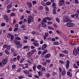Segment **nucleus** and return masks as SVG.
I'll use <instances>...</instances> for the list:
<instances>
[{
    "instance_id": "nucleus-50",
    "label": "nucleus",
    "mask_w": 79,
    "mask_h": 79,
    "mask_svg": "<svg viewBox=\"0 0 79 79\" xmlns=\"http://www.w3.org/2000/svg\"><path fill=\"white\" fill-rule=\"evenodd\" d=\"M24 58H23V59H21L20 61V63H22L23 62V61H24Z\"/></svg>"
},
{
    "instance_id": "nucleus-37",
    "label": "nucleus",
    "mask_w": 79,
    "mask_h": 79,
    "mask_svg": "<svg viewBox=\"0 0 79 79\" xmlns=\"http://www.w3.org/2000/svg\"><path fill=\"white\" fill-rule=\"evenodd\" d=\"M32 68L33 71H35V69H36V66H34L32 67Z\"/></svg>"
},
{
    "instance_id": "nucleus-63",
    "label": "nucleus",
    "mask_w": 79,
    "mask_h": 79,
    "mask_svg": "<svg viewBox=\"0 0 79 79\" xmlns=\"http://www.w3.org/2000/svg\"><path fill=\"white\" fill-rule=\"evenodd\" d=\"M17 58L16 57H14V58L13 59V61H16L17 60Z\"/></svg>"
},
{
    "instance_id": "nucleus-13",
    "label": "nucleus",
    "mask_w": 79,
    "mask_h": 79,
    "mask_svg": "<svg viewBox=\"0 0 79 79\" xmlns=\"http://www.w3.org/2000/svg\"><path fill=\"white\" fill-rule=\"evenodd\" d=\"M28 19H30L31 21L33 22V21H34L33 19V17L32 16H28Z\"/></svg>"
},
{
    "instance_id": "nucleus-14",
    "label": "nucleus",
    "mask_w": 79,
    "mask_h": 79,
    "mask_svg": "<svg viewBox=\"0 0 79 79\" xmlns=\"http://www.w3.org/2000/svg\"><path fill=\"white\" fill-rule=\"evenodd\" d=\"M51 56V54H47L45 55L44 56L45 58H48L50 57Z\"/></svg>"
},
{
    "instance_id": "nucleus-4",
    "label": "nucleus",
    "mask_w": 79,
    "mask_h": 79,
    "mask_svg": "<svg viewBox=\"0 0 79 79\" xmlns=\"http://www.w3.org/2000/svg\"><path fill=\"white\" fill-rule=\"evenodd\" d=\"M73 54L74 56H76L78 54V51L77 50L76 48H75L73 50Z\"/></svg>"
},
{
    "instance_id": "nucleus-39",
    "label": "nucleus",
    "mask_w": 79,
    "mask_h": 79,
    "mask_svg": "<svg viewBox=\"0 0 79 79\" xmlns=\"http://www.w3.org/2000/svg\"><path fill=\"white\" fill-rule=\"evenodd\" d=\"M59 71L60 73H61V72L62 71V69H61V67H59Z\"/></svg>"
},
{
    "instance_id": "nucleus-60",
    "label": "nucleus",
    "mask_w": 79,
    "mask_h": 79,
    "mask_svg": "<svg viewBox=\"0 0 79 79\" xmlns=\"http://www.w3.org/2000/svg\"><path fill=\"white\" fill-rule=\"evenodd\" d=\"M75 2L76 4H78L79 3V2L77 0H75Z\"/></svg>"
},
{
    "instance_id": "nucleus-41",
    "label": "nucleus",
    "mask_w": 79,
    "mask_h": 79,
    "mask_svg": "<svg viewBox=\"0 0 79 79\" xmlns=\"http://www.w3.org/2000/svg\"><path fill=\"white\" fill-rule=\"evenodd\" d=\"M40 26H41V24H39V25L37 27V29H40Z\"/></svg>"
},
{
    "instance_id": "nucleus-24",
    "label": "nucleus",
    "mask_w": 79,
    "mask_h": 79,
    "mask_svg": "<svg viewBox=\"0 0 79 79\" xmlns=\"http://www.w3.org/2000/svg\"><path fill=\"white\" fill-rule=\"evenodd\" d=\"M56 21L58 23H60V19L58 18H56Z\"/></svg>"
},
{
    "instance_id": "nucleus-45",
    "label": "nucleus",
    "mask_w": 79,
    "mask_h": 79,
    "mask_svg": "<svg viewBox=\"0 0 79 79\" xmlns=\"http://www.w3.org/2000/svg\"><path fill=\"white\" fill-rule=\"evenodd\" d=\"M46 19V18L45 19H43V21L44 23H47V20H46V19Z\"/></svg>"
},
{
    "instance_id": "nucleus-5",
    "label": "nucleus",
    "mask_w": 79,
    "mask_h": 79,
    "mask_svg": "<svg viewBox=\"0 0 79 79\" xmlns=\"http://www.w3.org/2000/svg\"><path fill=\"white\" fill-rule=\"evenodd\" d=\"M4 19L6 21V22H8L9 21V18L6 15H4L3 16Z\"/></svg>"
},
{
    "instance_id": "nucleus-17",
    "label": "nucleus",
    "mask_w": 79,
    "mask_h": 79,
    "mask_svg": "<svg viewBox=\"0 0 79 79\" xmlns=\"http://www.w3.org/2000/svg\"><path fill=\"white\" fill-rule=\"evenodd\" d=\"M59 63L63 65L64 64V61H63V60H59Z\"/></svg>"
},
{
    "instance_id": "nucleus-31",
    "label": "nucleus",
    "mask_w": 79,
    "mask_h": 79,
    "mask_svg": "<svg viewBox=\"0 0 79 79\" xmlns=\"http://www.w3.org/2000/svg\"><path fill=\"white\" fill-rule=\"evenodd\" d=\"M15 39H16V40H21V38L19 37H16L15 38Z\"/></svg>"
},
{
    "instance_id": "nucleus-38",
    "label": "nucleus",
    "mask_w": 79,
    "mask_h": 79,
    "mask_svg": "<svg viewBox=\"0 0 79 79\" xmlns=\"http://www.w3.org/2000/svg\"><path fill=\"white\" fill-rule=\"evenodd\" d=\"M48 29H51L52 30H54V28L52 27H48Z\"/></svg>"
},
{
    "instance_id": "nucleus-51",
    "label": "nucleus",
    "mask_w": 79,
    "mask_h": 79,
    "mask_svg": "<svg viewBox=\"0 0 79 79\" xmlns=\"http://www.w3.org/2000/svg\"><path fill=\"white\" fill-rule=\"evenodd\" d=\"M42 64L44 65V66H45V65H47V63L46 62H44L42 63Z\"/></svg>"
},
{
    "instance_id": "nucleus-6",
    "label": "nucleus",
    "mask_w": 79,
    "mask_h": 79,
    "mask_svg": "<svg viewBox=\"0 0 79 79\" xmlns=\"http://www.w3.org/2000/svg\"><path fill=\"white\" fill-rule=\"evenodd\" d=\"M2 64L5 65L8 63V59L6 58L5 59L2 60Z\"/></svg>"
},
{
    "instance_id": "nucleus-59",
    "label": "nucleus",
    "mask_w": 79,
    "mask_h": 79,
    "mask_svg": "<svg viewBox=\"0 0 79 79\" xmlns=\"http://www.w3.org/2000/svg\"><path fill=\"white\" fill-rule=\"evenodd\" d=\"M41 69L43 71H45V69L44 67H43Z\"/></svg>"
},
{
    "instance_id": "nucleus-25",
    "label": "nucleus",
    "mask_w": 79,
    "mask_h": 79,
    "mask_svg": "<svg viewBox=\"0 0 79 79\" xmlns=\"http://www.w3.org/2000/svg\"><path fill=\"white\" fill-rule=\"evenodd\" d=\"M4 52L6 54V55H9V54H10V53H9L8 50H5L4 51Z\"/></svg>"
},
{
    "instance_id": "nucleus-29",
    "label": "nucleus",
    "mask_w": 79,
    "mask_h": 79,
    "mask_svg": "<svg viewBox=\"0 0 79 79\" xmlns=\"http://www.w3.org/2000/svg\"><path fill=\"white\" fill-rule=\"evenodd\" d=\"M10 48H11V46L10 45L7 46L6 49L7 50H10Z\"/></svg>"
},
{
    "instance_id": "nucleus-56",
    "label": "nucleus",
    "mask_w": 79,
    "mask_h": 79,
    "mask_svg": "<svg viewBox=\"0 0 79 79\" xmlns=\"http://www.w3.org/2000/svg\"><path fill=\"white\" fill-rule=\"evenodd\" d=\"M28 46H25L23 47V49H26V48H28Z\"/></svg>"
},
{
    "instance_id": "nucleus-48",
    "label": "nucleus",
    "mask_w": 79,
    "mask_h": 79,
    "mask_svg": "<svg viewBox=\"0 0 79 79\" xmlns=\"http://www.w3.org/2000/svg\"><path fill=\"white\" fill-rule=\"evenodd\" d=\"M46 19H48V20H49V21H51L52 20V19L48 17L46 18Z\"/></svg>"
},
{
    "instance_id": "nucleus-7",
    "label": "nucleus",
    "mask_w": 79,
    "mask_h": 79,
    "mask_svg": "<svg viewBox=\"0 0 79 79\" xmlns=\"http://www.w3.org/2000/svg\"><path fill=\"white\" fill-rule=\"evenodd\" d=\"M32 53V52H27V57L29 58L31 56V55L33 54Z\"/></svg>"
},
{
    "instance_id": "nucleus-54",
    "label": "nucleus",
    "mask_w": 79,
    "mask_h": 79,
    "mask_svg": "<svg viewBox=\"0 0 79 79\" xmlns=\"http://www.w3.org/2000/svg\"><path fill=\"white\" fill-rule=\"evenodd\" d=\"M46 62V63H49L50 62V60H45Z\"/></svg>"
},
{
    "instance_id": "nucleus-53",
    "label": "nucleus",
    "mask_w": 79,
    "mask_h": 79,
    "mask_svg": "<svg viewBox=\"0 0 79 79\" xmlns=\"http://www.w3.org/2000/svg\"><path fill=\"white\" fill-rule=\"evenodd\" d=\"M26 27V26L24 25H22L21 27V28H23Z\"/></svg>"
},
{
    "instance_id": "nucleus-11",
    "label": "nucleus",
    "mask_w": 79,
    "mask_h": 79,
    "mask_svg": "<svg viewBox=\"0 0 79 79\" xmlns=\"http://www.w3.org/2000/svg\"><path fill=\"white\" fill-rule=\"evenodd\" d=\"M68 19V17H67V16L64 17L63 18V22H64V23H66Z\"/></svg>"
},
{
    "instance_id": "nucleus-18",
    "label": "nucleus",
    "mask_w": 79,
    "mask_h": 79,
    "mask_svg": "<svg viewBox=\"0 0 79 79\" xmlns=\"http://www.w3.org/2000/svg\"><path fill=\"white\" fill-rule=\"evenodd\" d=\"M42 65H38L37 66V68L38 69H40L42 68Z\"/></svg>"
},
{
    "instance_id": "nucleus-12",
    "label": "nucleus",
    "mask_w": 79,
    "mask_h": 79,
    "mask_svg": "<svg viewBox=\"0 0 79 79\" xmlns=\"http://www.w3.org/2000/svg\"><path fill=\"white\" fill-rule=\"evenodd\" d=\"M47 44H43L41 48V50H43L44 49H45L46 47H47Z\"/></svg>"
},
{
    "instance_id": "nucleus-55",
    "label": "nucleus",
    "mask_w": 79,
    "mask_h": 79,
    "mask_svg": "<svg viewBox=\"0 0 79 79\" xmlns=\"http://www.w3.org/2000/svg\"><path fill=\"white\" fill-rule=\"evenodd\" d=\"M68 51L66 50H64L63 51V53H64L66 54H68Z\"/></svg>"
},
{
    "instance_id": "nucleus-36",
    "label": "nucleus",
    "mask_w": 79,
    "mask_h": 79,
    "mask_svg": "<svg viewBox=\"0 0 79 79\" xmlns=\"http://www.w3.org/2000/svg\"><path fill=\"white\" fill-rule=\"evenodd\" d=\"M11 7V5L10 4L7 6V9H9V8H10Z\"/></svg>"
},
{
    "instance_id": "nucleus-15",
    "label": "nucleus",
    "mask_w": 79,
    "mask_h": 79,
    "mask_svg": "<svg viewBox=\"0 0 79 79\" xmlns=\"http://www.w3.org/2000/svg\"><path fill=\"white\" fill-rule=\"evenodd\" d=\"M23 73L25 74H27V75L29 74V71L28 70H24L23 71Z\"/></svg>"
},
{
    "instance_id": "nucleus-62",
    "label": "nucleus",
    "mask_w": 79,
    "mask_h": 79,
    "mask_svg": "<svg viewBox=\"0 0 79 79\" xmlns=\"http://www.w3.org/2000/svg\"><path fill=\"white\" fill-rule=\"evenodd\" d=\"M46 76H47V78H48L49 77H50V74H49V73H47V74L46 75Z\"/></svg>"
},
{
    "instance_id": "nucleus-26",
    "label": "nucleus",
    "mask_w": 79,
    "mask_h": 79,
    "mask_svg": "<svg viewBox=\"0 0 79 79\" xmlns=\"http://www.w3.org/2000/svg\"><path fill=\"white\" fill-rule=\"evenodd\" d=\"M41 5L44 6H46V4L45 3V2L44 1H42L41 3Z\"/></svg>"
},
{
    "instance_id": "nucleus-46",
    "label": "nucleus",
    "mask_w": 79,
    "mask_h": 79,
    "mask_svg": "<svg viewBox=\"0 0 79 79\" xmlns=\"http://www.w3.org/2000/svg\"><path fill=\"white\" fill-rule=\"evenodd\" d=\"M34 77H35V78H37V79H39V77L37 75H34Z\"/></svg>"
},
{
    "instance_id": "nucleus-61",
    "label": "nucleus",
    "mask_w": 79,
    "mask_h": 79,
    "mask_svg": "<svg viewBox=\"0 0 79 79\" xmlns=\"http://www.w3.org/2000/svg\"><path fill=\"white\" fill-rule=\"evenodd\" d=\"M26 11L27 13V14H29V13H31V11H29L28 10H26Z\"/></svg>"
},
{
    "instance_id": "nucleus-20",
    "label": "nucleus",
    "mask_w": 79,
    "mask_h": 79,
    "mask_svg": "<svg viewBox=\"0 0 79 79\" xmlns=\"http://www.w3.org/2000/svg\"><path fill=\"white\" fill-rule=\"evenodd\" d=\"M41 25L43 27H47V25L44 23H42Z\"/></svg>"
},
{
    "instance_id": "nucleus-32",
    "label": "nucleus",
    "mask_w": 79,
    "mask_h": 79,
    "mask_svg": "<svg viewBox=\"0 0 79 79\" xmlns=\"http://www.w3.org/2000/svg\"><path fill=\"white\" fill-rule=\"evenodd\" d=\"M12 69H15L16 68V65H13L12 66Z\"/></svg>"
},
{
    "instance_id": "nucleus-8",
    "label": "nucleus",
    "mask_w": 79,
    "mask_h": 79,
    "mask_svg": "<svg viewBox=\"0 0 79 79\" xmlns=\"http://www.w3.org/2000/svg\"><path fill=\"white\" fill-rule=\"evenodd\" d=\"M33 44L35 47H39V43L37 42V41H35V42H33Z\"/></svg>"
},
{
    "instance_id": "nucleus-27",
    "label": "nucleus",
    "mask_w": 79,
    "mask_h": 79,
    "mask_svg": "<svg viewBox=\"0 0 79 79\" xmlns=\"http://www.w3.org/2000/svg\"><path fill=\"white\" fill-rule=\"evenodd\" d=\"M53 13L54 15L56 14V9H53Z\"/></svg>"
},
{
    "instance_id": "nucleus-33",
    "label": "nucleus",
    "mask_w": 79,
    "mask_h": 79,
    "mask_svg": "<svg viewBox=\"0 0 79 79\" xmlns=\"http://www.w3.org/2000/svg\"><path fill=\"white\" fill-rule=\"evenodd\" d=\"M53 44L54 45H58V44H59V43L57 42H54L53 43Z\"/></svg>"
},
{
    "instance_id": "nucleus-1",
    "label": "nucleus",
    "mask_w": 79,
    "mask_h": 79,
    "mask_svg": "<svg viewBox=\"0 0 79 79\" xmlns=\"http://www.w3.org/2000/svg\"><path fill=\"white\" fill-rule=\"evenodd\" d=\"M15 44H16V47L18 49H19V48H21V47H22V44L20 43L19 42H16Z\"/></svg>"
},
{
    "instance_id": "nucleus-47",
    "label": "nucleus",
    "mask_w": 79,
    "mask_h": 79,
    "mask_svg": "<svg viewBox=\"0 0 79 79\" xmlns=\"http://www.w3.org/2000/svg\"><path fill=\"white\" fill-rule=\"evenodd\" d=\"M51 2H46V5H51Z\"/></svg>"
},
{
    "instance_id": "nucleus-64",
    "label": "nucleus",
    "mask_w": 79,
    "mask_h": 79,
    "mask_svg": "<svg viewBox=\"0 0 79 79\" xmlns=\"http://www.w3.org/2000/svg\"><path fill=\"white\" fill-rule=\"evenodd\" d=\"M76 13L78 14V15H79V9H78L76 11Z\"/></svg>"
},
{
    "instance_id": "nucleus-30",
    "label": "nucleus",
    "mask_w": 79,
    "mask_h": 79,
    "mask_svg": "<svg viewBox=\"0 0 79 79\" xmlns=\"http://www.w3.org/2000/svg\"><path fill=\"white\" fill-rule=\"evenodd\" d=\"M7 47H8V45L5 44L3 45V47L4 48H7Z\"/></svg>"
},
{
    "instance_id": "nucleus-43",
    "label": "nucleus",
    "mask_w": 79,
    "mask_h": 79,
    "mask_svg": "<svg viewBox=\"0 0 79 79\" xmlns=\"http://www.w3.org/2000/svg\"><path fill=\"white\" fill-rule=\"evenodd\" d=\"M38 74L39 76H42V73H41V72L39 71L38 72Z\"/></svg>"
},
{
    "instance_id": "nucleus-57",
    "label": "nucleus",
    "mask_w": 79,
    "mask_h": 79,
    "mask_svg": "<svg viewBox=\"0 0 79 79\" xmlns=\"http://www.w3.org/2000/svg\"><path fill=\"white\" fill-rule=\"evenodd\" d=\"M24 15H22L20 19L21 21H22L24 19Z\"/></svg>"
},
{
    "instance_id": "nucleus-2",
    "label": "nucleus",
    "mask_w": 79,
    "mask_h": 79,
    "mask_svg": "<svg viewBox=\"0 0 79 79\" xmlns=\"http://www.w3.org/2000/svg\"><path fill=\"white\" fill-rule=\"evenodd\" d=\"M61 74L60 73L59 74V78H60L61 76V75L62 76H65V75H66V70H65V69H64V70H63L61 73Z\"/></svg>"
},
{
    "instance_id": "nucleus-35",
    "label": "nucleus",
    "mask_w": 79,
    "mask_h": 79,
    "mask_svg": "<svg viewBox=\"0 0 79 79\" xmlns=\"http://www.w3.org/2000/svg\"><path fill=\"white\" fill-rule=\"evenodd\" d=\"M65 56V55L63 54H60L59 55V56L60 57H63V56Z\"/></svg>"
},
{
    "instance_id": "nucleus-3",
    "label": "nucleus",
    "mask_w": 79,
    "mask_h": 79,
    "mask_svg": "<svg viewBox=\"0 0 79 79\" xmlns=\"http://www.w3.org/2000/svg\"><path fill=\"white\" fill-rule=\"evenodd\" d=\"M66 25L67 27H74V26L75 25L74 23H67L66 24Z\"/></svg>"
},
{
    "instance_id": "nucleus-10",
    "label": "nucleus",
    "mask_w": 79,
    "mask_h": 79,
    "mask_svg": "<svg viewBox=\"0 0 79 79\" xmlns=\"http://www.w3.org/2000/svg\"><path fill=\"white\" fill-rule=\"evenodd\" d=\"M27 4L28 5V7L29 8H31L32 6V2H27Z\"/></svg>"
},
{
    "instance_id": "nucleus-28",
    "label": "nucleus",
    "mask_w": 79,
    "mask_h": 79,
    "mask_svg": "<svg viewBox=\"0 0 79 79\" xmlns=\"http://www.w3.org/2000/svg\"><path fill=\"white\" fill-rule=\"evenodd\" d=\"M6 25V24H5V23H2L1 24V26L2 27L5 26Z\"/></svg>"
},
{
    "instance_id": "nucleus-22",
    "label": "nucleus",
    "mask_w": 79,
    "mask_h": 79,
    "mask_svg": "<svg viewBox=\"0 0 79 79\" xmlns=\"http://www.w3.org/2000/svg\"><path fill=\"white\" fill-rule=\"evenodd\" d=\"M75 16L77 18V19H79V16L78 15V14H77L76 13L75 14Z\"/></svg>"
},
{
    "instance_id": "nucleus-52",
    "label": "nucleus",
    "mask_w": 79,
    "mask_h": 79,
    "mask_svg": "<svg viewBox=\"0 0 79 79\" xmlns=\"http://www.w3.org/2000/svg\"><path fill=\"white\" fill-rule=\"evenodd\" d=\"M32 3L33 5H35V4H36V3H37V2L34 1L32 2Z\"/></svg>"
},
{
    "instance_id": "nucleus-19",
    "label": "nucleus",
    "mask_w": 79,
    "mask_h": 79,
    "mask_svg": "<svg viewBox=\"0 0 79 79\" xmlns=\"http://www.w3.org/2000/svg\"><path fill=\"white\" fill-rule=\"evenodd\" d=\"M73 67L74 68H75L76 69H78V67L76 66V64H73Z\"/></svg>"
},
{
    "instance_id": "nucleus-34",
    "label": "nucleus",
    "mask_w": 79,
    "mask_h": 79,
    "mask_svg": "<svg viewBox=\"0 0 79 79\" xmlns=\"http://www.w3.org/2000/svg\"><path fill=\"white\" fill-rule=\"evenodd\" d=\"M66 23H72V21L68 19H67V20Z\"/></svg>"
},
{
    "instance_id": "nucleus-40",
    "label": "nucleus",
    "mask_w": 79,
    "mask_h": 79,
    "mask_svg": "<svg viewBox=\"0 0 79 79\" xmlns=\"http://www.w3.org/2000/svg\"><path fill=\"white\" fill-rule=\"evenodd\" d=\"M21 68H19L18 69V70H17V73H20V72H21Z\"/></svg>"
},
{
    "instance_id": "nucleus-42",
    "label": "nucleus",
    "mask_w": 79,
    "mask_h": 79,
    "mask_svg": "<svg viewBox=\"0 0 79 79\" xmlns=\"http://www.w3.org/2000/svg\"><path fill=\"white\" fill-rule=\"evenodd\" d=\"M39 9H40V10H41L43 9V7L42 6H40L39 7Z\"/></svg>"
},
{
    "instance_id": "nucleus-9",
    "label": "nucleus",
    "mask_w": 79,
    "mask_h": 79,
    "mask_svg": "<svg viewBox=\"0 0 79 79\" xmlns=\"http://www.w3.org/2000/svg\"><path fill=\"white\" fill-rule=\"evenodd\" d=\"M66 68L67 69H68L69 66V63H70V62H69V60H67L66 61Z\"/></svg>"
},
{
    "instance_id": "nucleus-23",
    "label": "nucleus",
    "mask_w": 79,
    "mask_h": 79,
    "mask_svg": "<svg viewBox=\"0 0 79 79\" xmlns=\"http://www.w3.org/2000/svg\"><path fill=\"white\" fill-rule=\"evenodd\" d=\"M10 3V1H9V0H7L5 2L4 5H7V4H8V3Z\"/></svg>"
},
{
    "instance_id": "nucleus-44",
    "label": "nucleus",
    "mask_w": 79,
    "mask_h": 79,
    "mask_svg": "<svg viewBox=\"0 0 79 79\" xmlns=\"http://www.w3.org/2000/svg\"><path fill=\"white\" fill-rule=\"evenodd\" d=\"M35 52H36V50L35 49H33L32 50V51H31V52H32L33 53L32 54H34V53Z\"/></svg>"
},
{
    "instance_id": "nucleus-21",
    "label": "nucleus",
    "mask_w": 79,
    "mask_h": 79,
    "mask_svg": "<svg viewBox=\"0 0 79 79\" xmlns=\"http://www.w3.org/2000/svg\"><path fill=\"white\" fill-rule=\"evenodd\" d=\"M27 23L28 24H31L32 22H33L32 21H31V20L29 19H27Z\"/></svg>"
},
{
    "instance_id": "nucleus-58",
    "label": "nucleus",
    "mask_w": 79,
    "mask_h": 79,
    "mask_svg": "<svg viewBox=\"0 0 79 79\" xmlns=\"http://www.w3.org/2000/svg\"><path fill=\"white\" fill-rule=\"evenodd\" d=\"M45 36H46V37H48V34L47 32L45 33Z\"/></svg>"
},
{
    "instance_id": "nucleus-49",
    "label": "nucleus",
    "mask_w": 79,
    "mask_h": 79,
    "mask_svg": "<svg viewBox=\"0 0 79 79\" xmlns=\"http://www.w3.org/2000/svg\"><path fill=\"white\" fill-rule=\"evenodd\" d=\"M47 50H46L43 52L42 54L45 55V54H46V53H47Z\"/></svg>"
},
{
    "instance_id": "nucleus-16",
    "label": "nucleus",
    "mask_w": 79,
    "mask_h": 79,
    "mask_svg": "<svg viewBox=\"0 0 79 79\" xmlns=\"http://www.w3.org/2000/svg\"><path fill=\"white\" fill-rule=\"evenodd\" d=\"M52 7H53L54 9H56V3H54L52 4Z\"/></svg>"
}]
</instances>
